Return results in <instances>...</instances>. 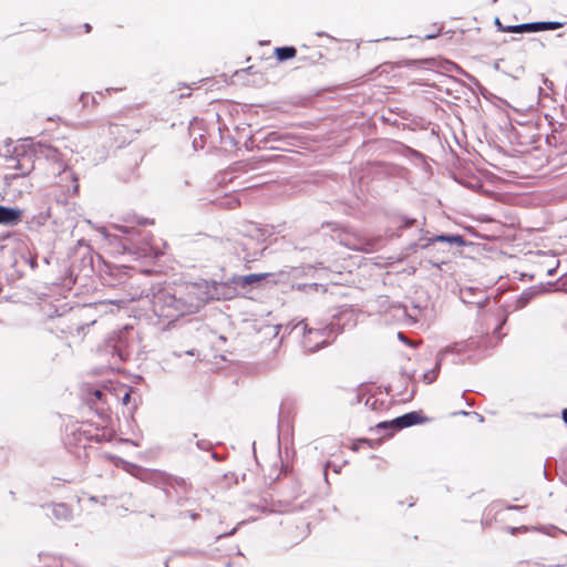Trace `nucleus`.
<instances>
[{"instance_id": "nucleus-1", "label": "nucleus", "mask_w": 567, "mask_h": 567, "mask_svg": "<svg viewBox=\"0 0 567 567\" xmlns=\"http://www.w3.org/2000/svg\"><path fill=\"white\" fill-rule=\"evenodd\" d=\"M296 329H300L303 332L302 347L306 351H317L328 342L330 331L327 328L308 329L307 323L301 321L296 326Z\"/></svg>"}, {"instance_id": "nucleus-2", "label": "nucleus", "mask_w": 567, "mask_h": 567, "mask_svg": "<svg viewBox=\"0 0 567 567\" xmlns=\"http://www.w3.org/2000/svg\"><path fill=\"white\" fill-rule=\"evenodd\" d=\"M10 162L13 163L10 167L17 169V173L6 175V179L28 175L34 168V161L31 154H23L21 157L10 159Z\"/></svg>"}, {"instance_id": "nucleus-3", "label": "nucleus", "mask_w": 567, "mask_h": 567, "mask_svg": "<svg viewBox=\"0 0 567 567\" xmlns=\"http://www.w3.org/2000/svg\"><path fill=\"white\" fill-rule=\"evenodd\" d=\"M23 212L18 207H4L0 205V225L14 226L22 220Z\"/></svg>"}, {"instance_id": "nucleus-4", "label": "nucleus", "mask_w": 567, "mask_h": 567, "mask_svg": "<svg viewBox=\"0 0 567 567\" xmlns=\"http://www.w3.org/2000/svg\"><path fill=\"white\" fill-rule=\"evenodd\" d=\"M420 423V415L415 412L406 413L400 417H396L390 422H383L379 424V427H394L396 430L411 426Z\"/></svg>"}, {"instance_id": "nucleus-5", "label": "nucleus", "mask_w": 567, "mask_h": 567, "mask_svg": "<svg viewBox=\"0 0 567 567\" xmlns=\"http://www.w3.org/2000/svg\"><path fill=\"white\" fill-rule=\"evenodd\" d=\"M267 276H268L267 274H250V275H246V276H240L235 279V284L237 286L245 287V286H249V285H254L256 282H259L262 279H265Z\"/></svg>"}, {"instance_id": "nucleus-6", "label": "nucleus", "mask_w": 567, "mask_h": 567, "mask_svg": "<svg viewBox=\"0 0 567 567\" xmlns=\"http://www.w3.org/2000/svg\"><path fill=\"white\" fill-rule=\"evenodd\" d=\"M447 351H449V349H445V350L441 351L440 357H439L437 362H436V367H435V369L430 370V371H427V372H425V373L423 374V380H424V382H425V383L430 384V383H432V382L436 379V377H437V370H439V368H440V364H441V361H442V357H443V355H444V353H446Z\"/></svg>"}, {"instance_id": "nucleus-7", "label": "nucleus", "mask_w": 567, "mask_h": 567, "mask_svg": "<svg viewBox=\"0 0 567 567\" xmlns=\"http://www.w3.org/2000/svg\"><path fill=\"white\" fill-rule=\"evenodd\" d=\"M296 49L292 47H282L276 49V55L280 61L293 58L296 55Z\"/></svg>"}, {"instance_id": "nucleus-8", "label": "nucleus", "mask_w": 567, "mask_h": 567, "mask_svg": "<svg viewBox=\"0 0 567 567\" xmlns=\"http://www.w3.org/2000/svg\"><path fill=\"white\" fill-rule=\"evenodd\" d=\"M433 241H445L450 244H456L458 246L464 244L463 237L460 235H440L436 236Z\"/></svg>"}, {"instance_id": "nucleus-9", "label": "nucleus", "mask_w": 567, "mask_h": 567, "mask_svg": "<svg viewBox=\"0 0 567 567\" xmlns=\"http://www.w3.org/2000/svg\"><path fill=\"white\" fill-rule=\"evenodd\" d=\"M504 30L507 31V32H517V33L524 32V31L536 32V28H535L534 23H524V24H518V25H509V27H507Z\"/></svg>"}, {"instance_id": "nucleus-10", "label": "nucleus", "mask_w": 567, "mask_h": 567, "mask_svg": "<svg viewBox=\"0 0 567 567\" xmlns=\"http://www.w3.org/2000/svg\"><path fill=\"white\" fill-rule=\"evenodd\" d=\"M536 31L544 30H557L563 27L561 22L550 21V22H535L534 23Z\"/></svg>"}, {"instance_id": "nucleus-11", "label": "nucleus", "mask_w": 567, "mask_h": 567, "mask_svg": "<svg viewBox=\"0 0 567 567\" xmlns=\"http://www.w3.org/2000/svg\"><path fill=\"white\" fill-rule=\"evenodd\" d=\"M53 513L58 518H66L69 516V508L63 504H59L54 506Z\"/></svg>"}, {"instance_id": "nucleus-12", "label": "nucleus", "mask_w": 567, "mask_h": 567, "mask_svg": "<svg viewBox=\"0 0 567 567\" xmlns=\"http://www.w3.org/2000/svg\"><path fill=\"white\" fill-rule=\"evenodd\" d=\"M220 297H221V293L216 292V293H212V295L207 296V297H206V298H204L203 300H205V301H206V300L212 299V298H220ZM223 297H224V298H229L230 296L223 293Z\"/></svg>"}, {"instance_id": "nucleus-13", "label": "nucleus", "mask_w": 567, "mask_h": 567, "mask_svg": "<svg viewBox=\"0 0 567 567\" xmlns=\"http://www.w3.org/2000/svg\"><path fill=\"white\" fill-rule=\"evenodd\" d=\"M558 265H559V261L555 260V265L547 270V275L553 276L554 272L556 271V268L558 267Z\"/></svg>"}, {"instance_id": "nucleus-14", "label": "nucleus", "mask_w": 567, "mask_h": 567, "mask_svg": "<svg viewBox=\"0 0 567 567\" xmlns=\"http://www.w3.org/2000/svg\"><path fill=\"white\" fill-rule=\"evenodd\" d=\"M122 401H123V403H124V404H127V403H128V401H130V393H127V392H126V393L124 394V396H123Z\"/></svg>"}, {"instance_id": "nucleus-15", "label": "nucleus", "mask_w": 567, "mask_h": 567, "mask_svg": "<svg viewBox=\"0 0 567 567\" xmlns=\"http://www.w3.org/2000/svg\"><path fill=\"white\" fill-rule=\"evenodd\" d=\"M561 415H563V420H564V422L567 424V409H564V410H563Z\"/></svg>"}, {"instance_id": "nucleus-16", "label": "nucleus", "mask_w": 567, "mask_h": 567, "mask_svg": "<svg viewBox=\"0 0 567 567\" xmlns=\"http://www.w3.org/2000/svg\"><path fill=\"white\" fill-rule=\"evenodd\" d=\"M533 295V292H524L523 297H525L526 299L530 298Z\"/></svg>"}, {"instance_id": "nucleus-17", "label": "nucleus", "mask_w": 567, "mask_h": 567, "mask_svg": "<svg viewBox=\"0 0 567 567\" xmlns=\"http://www.w3.org/2000/svg\"><path fill=\"white\" fill-rule=\"evenodd\" d=\"M59 172H64V165L62 163H59V167H58Z\"/></svg>"}, {"instance_id": "nucleus-18", "label": "nucleus", "mask_w": 567, "mask_h": 567, "mask_svg": "<svg viewBox=\"0 0 567 567\" xmlns=\"http://www.w3.org/2000/svg\"><path fill=\"white\" fill-rule=\"evenodd\" d=\"M94 394H95V396H96L97 399H101V395H102L101 391H95V393H94Z\"/></svg>"}, {"instance_id": "nucleus-19", "label": "nucleus", "mask_w": 567, "mask_h": 567, "mask_svg": "<svg viewBox=\"0 0 567 567\" xmlns=\"http://www.w3.org/2000/svg\"><path fill=\"white\" fill-rule=\"evenodd\" d=\"M85 30H86V32H89L91 30V25L90 24H85Z\"/></svg>"}, {"instance_id": "nucleus-20", "label": "nucleus", "mask_w": 567, "mask_h": 567, "mask_svg": "<svg viewBox=\"0 0 567 567\" xmlns=\"http://www.w3.org/2000/svg\"><path fill=\"white\" fill-rule=\"evenodd\" d=\"M132 465H130L128 463H125V470L128 471V467H131Z\"/></svg>"}, {"instance_id": "nucleus-21", "label": "nucleus", "mask_w": 567, "mask_h": 567, "mask_svg": "<svg viewBox=\"0 0 567 567\" xmlns=\"http://www.w3.org/2000/svg\"><path fill=\"white\" fill-rule=\"evenodd\" d=\"M161 315H162V316H165V317H169V315H168V313H164V312H162Z\"/></svg>"}]
</instances>
